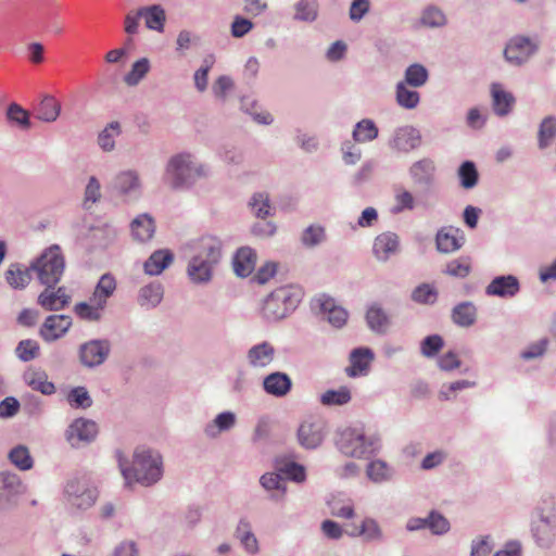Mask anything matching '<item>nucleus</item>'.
<instances>
[{"label":"nucleus","instance_id":"nucleus-1","mask_svg":"<svg viewBox=\"0 0 556 556\" xmlns=\"http://www.w3.org/2000/svg\"><path fill=\"white\" fill-rule=\"evenodd\" d=\"M208 167L190 152L172 155L164 169V181L174 190H189L199 179L207 177Z\"/></svg>","mask_w":556,"mask_h":556},{"label":"nucleus","instance_id":"nucleus-2","mask_svg":"<svg viewBox=\"0 0 556 556\" xmlns=\"http://www.w3.org/2000/svg\"><path fill=\"white\" fill-rule=\"evenodd\" d=\"M116 455L126 484L136 481L143 486H150L163 477V458L155 450L147 447L136 448L131 467L124 465L119 451L116 452Z\"/></svg>","mask_w":556,"mask_h":556},{"label":"nucleus","instance_id":"nucleus-3","mask_svg":"<svg viewBox=\"0 0 556 556\" xmlns=\"http://www.w3.org/2000/svg\"><path fill=\"white\" fill-rule=\"evenodd\" d=\"M530 531L534 543L543 549H549L556 542V498L544 494L533 508Z\"/></svg>","mask_w":556,"mask_h":556},{"label":"nucleus","instance_id":"nucleus-4","mask_svg":"<svg viewBox=\"0 0 556 556\" xmlns=\"http://www.w3.org/2000/svg\"><path fill=\"white\" fill-rule=\"evenodd\" d=\"M116 286V280L112 274H103L98 280L89 300L76 303L73 312L84 321H101L108 306V301L114 294Z\"/></svg>","mask_w":556,"mask_h":556},{"label":"nucleus","instance_id":"nucleus-5","mask_svg":"<svg viewBox=\"0 0 556 556\" xmlns=\"http://www.w3.org/2000/svg\"><path fill=\"white\" fill-rule=\"evenodd\" d=\"M336 446L344 456L366 458L380 450L379 438L367 435L362 428H345L338 433Z\"/></svg>","mask_w":556,"mask_h":556},{"label":"nucleus","instance_id":"nucleus-6","mask_svg":"<svg viewBox=\"0 0 556 556\" xmlns=\"http://www.w3.org/2000/svg\"><path fill=\"white\" fill-rule=\"evenodd\" d=\"M30 269L36 274L38 281L46 287H55L61 280L65 260L61 248L58 244L43 250V252L31 262Z\"/></svg>","mask_w":556,"mask_h":556},{"label":"nucleus","instance_id":"nucleus-7","mask_svg":"<svg viewBox=\"0 0 556 556\" xmlns=\"http://www.w3.org/2000/svg\"><path fill=\"white\" fill-rule=\"evenodd\" d=\"M301 302V291L291 286H283L266 296L262 307L263 317L277 321L291 314Z\"/></svg>","mask_w":556,"mask_h":556},{"label":"nucleus","instance_id":"nucleus-8","mask_svg":"<svg viewBox=\"0 0 556 556\" xmlns=\"http://www.w3.org/2000/svg\"><path fill=\"white\" fill-rule=\"evenodd\" d=\"M63 495L67 508L78 513L91 508L98 500L99 492L88 479L75 477L66 481Z\"/></svg>","mask_w":556,"mask_h":556},{"label":"nucleus","instance_id":"nucleus-9","mask_svg":"<svg viewBox=\"0 0 556 556\" xmlns=\"http://www.w3.org/2000/svg\"><path fill=\"white\" fill-rule=\"evenodd\" d=\"M327 433V422L320 417L309 416L300 422L296 441L304 450H316L324 443Z\"/></svg>","mask_w":556,"mask_h":556},{"label":"nucleus","instance_id":"nucleus-10","mask_svg":"<svg viewBox=\"0 0 556 556\" xmlns=\"http://www.w3.org/2000/svg\"><path fill=\"white\" fill-rule=\"evenodd\" d=\"M111 353V343L108 339H92L84 342L78 348L80 364L93 369L105 363Z\"/></svg>","mask_w":556,"mask_h":556},{"label":"nucleus","instance_id":"nucleus-11","mask_svg":"<svg viewBox=\"0 0 556 556\" xmlns=\"http://www.w3.org/2000/svg\"><path fill=\"white\" fill-rule=\"evenodd\" d=\"M538 50V41L526 36H515L508 41L504 50V56L508 63L520 66L534 55Z\"/></svg>","mask_w":556,"mask_h":556},{"label":"nucleus","instance_id":"nucleus-12","mask_svg":"<svg viewBox=\"0 0 556 556\" xmlns=\"http://www.w3.org/2000/svg\"><path fill=\"white\" fill-rule=\"evenodd\" d=\"M312 308L317 315L327 319L328 323L336 328L343 327L348 321V312L337 305L334 299L326 294L314 298L312 300Z\"/></svg>","mask_w":556,"mask_h":556},{"label":"nucleus","instance_id":"nucleus-13","mask_svg":"<svg viewBox=\"0 0 556 556\" xmlns=\"http://www.w3.org/2000/svg\"><path fill=\"white\" fill-rule=\"evenodd\" d=\"M421 142L420 131L414 126L405 125L394 129L389 140V147L396 152L409 153L418 149Z\"/></svg>","mask_w":556,"mask_h":556},{"label":"nucleus","instance_id":"nucleus-14","mask_svg":"<svg viewBox=\"0 0 556 556\" xmlns=\"http://www.w3.org/2000/svg\"><path fill=\"white\" fill-rule=\"evenodd\" d=\"M188 251L204 261L218 265L223 256V243L217 237L207 235L190 242Z\"/></svg>","mask_w":556,"mask_h":556},{"label":"nucleus","instance_id":"nucleus-15","mask_svg":"<svg viewBox=\"0 0 556 556\" xmlns=\"http://www.w3.org/2000/svg\"><path fill=\"white\" fill-rule=\"evenodd\" d=\"M408 175L417 187L431 189L435 184L437 165L430 157H422L412 163Z\"/></svg>","mask_w":556,"mask_h":556},{"label":"nucleus","instance_id":"nucleus-16","mask_svg":"<svg viewBox=\"0 0 556 556\" xmlns=\"http://www.w3.org/2000/svg\"><path fill=\"white\" fill-rule=\"evenodd\" d=\"M435 249L442 254L457 252L465 244L464 231L453 226H443L435 233Z\"/></svg>","mask_w":556,"mask_h":556},{"label":"nucleus","instance_id":"nucleus-17","mask_svg":"<svg viewBox=\"0 0 556 556\" xmlns=\"http://www.w3.org/2000/svg\"><path fill=\"white\" fill-rule=\"evenodd\" d=\"M114 191L124 201L136 200L141 195V182L136 170H124L117 174L113 181Z\"/></svg>","mask_w":556,"mask_h":556},{"label":"nucleus","instance_id":"nucleus-18","mask_svg":"<svg viewBox=\"0 0 556 556\" xmlns=\"http://www.w3.org/2000/svg\"><path fill=\"white\" fill-rule=\"evenodd\" d=\"M276 358V348L269 341H261L250 346L245 359L252 369H265Z\"/></svg>","mask_w":556,"mask_h":556},{"label":"nucleus","instance_id":"nucleus-19","mask_svg":"<svg viewBox=\"0 0 556 556\" xmlns=\"http://www.w3.org/2000/svg\"><path fill=\"white\" fill-rule=\"evenodd\" d=\"M72 327V318L67 315H49L39 329L45 342H54L66 334Z\"/></svg>","mask_w":556,"mask_h":556},{"label":"nucleus","instance_id":"nucleus-20","mask_svg":"<svg viewBox=\"0 0 556 556\" xmlns=\"http://www.w3.org/2000/svg\"><path fill=\"white\" fill-rule=\"evenodd\" d=\"M520 292L519 279L514 275H502L494 277L485 287L484 293L488 296L511 299Z\"/></svg>","mask_w":556,"mask_h":556},{"label":"nucleus","instance_id":"nucleus-21","mask_svg":"<svg viewBox=\"0 0 556 556\" xmlns=\"http://www.w3.org/2000/svg\"><path fill=\"white\" fill-rule=\"evenodd\" d=\"M98 435V425L87 418H76L66 430V439L72 445L79 442L90 443Z\"/></svg>","mask_w":556,"mask_h":556},{"label":"nucleus","instance_id":"nucleus-22","mask_svg":"<svg viewBox=\"0 0 556 556\" xmlns=\"http://www.w3.org/2000/svg\"><path fill=\"white\" fill-rule=\"evenodd\" d=\"M262 388L266 394L281 399L290 393L292 379L287 372L273 371L263 378Z\"/></svg>","mask_w":556,"mask_h":556},{"label":"nucleus","instance_id":"nucleus-23","mask_svg":"<svg viewBox=\"0 0 556 556\" xmlns=\"http://www.w3.org/2000/svg\"><path fill=\"white\" fill-rule=\"evenodd\" d=\"M375 359V353L369 348H356L350 353V366L345 372L351 378L366 376Z\"/></svg>","mask_w":556,"mask_h":556},{"label":"nucleus","instance_id":"nucleus-24","mask_svg":"<svg viewBox=\"0 0 556 556\" xmlns=\"http://www.w3.org/2000/svg\"><path fill=\"white\" fill-rule=\"evenodd\" d=\"M216 266V264L204 261L200 256L189 253L187 275L193 283L205 285L212 280L213 271Z\"/></svg>","mask_w":556,"mask_h":556},{"label":"nucleus","instance_id":"nucleus-25","mask_svg":"<svg viewBox=\"0 0 556 556\" xmlns=\"http://www.w3.org/2000/svg\"><path fill=\"white\" fill-rule=\"evenodd\" d=\"M71 296L64 287H46L38 295L37 303L46 311H61L70 304Z\"/></svg>","mask_w":556,"mask_h":556},{"label":"nucleus","instance_id":"nucleus-26","mask_svg":"<svg viewBox=\"0 0 556 556\" xmlns=\"http://www.w3.org/2000/svg\"><path fill=\"white\" fill-rule=\"evenodd\" d=\"M400 247V239L395 232L386 231L378 235L372 244V253L380 262H387L395 254Z\"/></svg>","mask_w":556,"mask_h":556},{"label":"nucleus","instance_id":"nucleus-27","mask_svg":"<svg viewBox=\"0 0 556 556\" xmlns=\"http://www.w3.org/2000/svg\"><path fill=\"white\" fill-rule=\"evenodd\" d=\"M24 383L31 390L41 393L42 395H52L55 393L56 388L52 381H49L48 374L40 368H28L23 374Z\"/></svg>","mask_w":556,"mask_h":556},{"label":"nucleus","instance_id":"nucleus-28","mask_svg":"<svg viewBox=\"0 0 556 556\" xmlns=\"http://www.w3.org/2000/svg\"><path fill=\"white\" fill-rule=\"evenodd\" d=\"M451 319L457 327L469 328L477 323L478 308L471 301L459 302L452 308Z\"/></svg>","mask_w":556,"mask_h":556},{"label":"nucleus","instance_id":"nucleus-29","mask_svg":"<svg viewBox=\"0 0 556 556\" xmlns=\"http://www.w3.org/2000/svg\"><path fill=\"white\" fill-rule=\"evenodd\" d=\"M395 469L386 460L380 458L371 459L366 465V477L376 484L388 483L395 477Z\"/></svg>","mask_w":556,"mask_h":556},{"label":"nucleus","instance_id":"nucleus-30","mask_svg":"<svg viewBox=\"0 0 556 556\" xmlns=\"http://www.w3.org/2000/svg\"><path fill=\"white\" fill-rule=\"evenodd\" d=\"M138 16H141V18H143L144 25L148 29L157 33L164 31L166 13L161 4L141 7L140 9H138Z\"/></svg>","mask_w":556,"mask_h":556},{"label":"nucleus","instance_id":"nucleus-31","mask_svg":"<svg viewBox=\"0 0 556 556\" xmlns=\"http://www.w3.org/2000/svg\"><path fill=\"white\" fill-rule=\"evenodd\" d=\"M256 265V253L250 247L238 249L233 256L232 266L237 276L245 278L250 276Z\"/></svg>","mask_w":556,"mask_h":556},{"label":"nucleus","instance_id":"nucleus-32","mask_svg":"<svg viewBox=\"0 0 556 556\" xmlns=\"http://www.w3.org/2000/svg\"><path fill=\"white\" fill-rule=\"evenodd\" d=\"M235 536L239 540L248 554L256 555L260 552L258 541L252 531L251 522L247 518L239 520Z\"/></svg>","mask_w":556,"mask_h":556},{"label":"nucleus","instance_id":"nucleus-33","mask_svg":"<svg viewBox=\"0 0 556 556\" xmlns=\"http://www.w3.org/2000/svg\"><path fill=\"white\" fill-rule=\"evenodd\" d=\"M131 236L136 241L147 242L155 232V224L152 216L148 213L138 215L130 223Z\"/></svg>","mask_w":556,"mask_h":556},{"label":"nucleus","instance_id":"nucleus-34","mask_svg":"<svg viewBox=\"0 0 556 556\" xmlns=\"http://www.w3.org/2000/svg\"><path fill=\"white\" fill-rule=\"evenodd\" d=\"M164 289L160 282H151L140 288L137 302L146 308H155L163 300Z\"/></svg>","mask_w":556,"mask_h":556},{"label":"nucleus","instance_id":"nucleus-35","mask_svg":"<svg viewBox=\"0 0 556 556\" xmlns=\"http://www.w3.org/2000/svg\"><path fill=\"white\" fill-rule=\"evenodd\" d=\"M491 93L494 113L498 116L508 115L515 103V97L513 93L505 91L498 83L492 84Z\"/></svg>","mask_w":556,"mask_h":556},{"label":"nucleus","instance_id":"nucleus-36","mask_svg":"<svg viewBox=\"0 0 556 556\" xmlns=\"http://www.w3.org/2000/svg\"><path fill=\"white\" fill-rule=\"evenodd\" d=\"M349 536L356 538L363 536L365 542H382L384 540V535L381 527L378 521L374 518H365L359 528L354 529L351 532H348Z\"/></svg>","mask_w":556,"mask_h":556},{"label":"nucleus","instance_id":"nucleus-37","mask_svg":"<svg viewBox=\"0 0 556 556\" xmlns=\"http://www.w3.org/2000/svg\"><path fill=\"white\" fill-rule=\"evenodd\" d=\"M366 321L369 329L376 333H384L390 325L388 314L378 303H372L367 308Z\"/></svg>","mask_w":556,"mask_h":556},{"label":"nucleus","instance_id":"nucleus-38","mask_svg":"<svg viewBox=\"0 0 556 556\" xmlns=\"http://www.w3.org/2000/svg\"><path fill=\"white\" fill-rule=\"evenodd\" d=\"M173 253L169 250H157L144 262V273L150 276L160 275L173 262Z\"/></svg>","mask_w":556,"mask_h":556},{"label":"nucleus","instance_id":"nucleus-39","mask_svg":"<svg viewBox=\"0 0 556 556\" xmlns=\"http://www.w3.org/2000/svg\"><path fill=\"white\" fill-rule=\"evenodd\" d=\"M236 421L237 417L235 413L230 410L223 412L205 426L204 433L208 438H216L220 432L232 429L236 425Z\"/></svg>","mask_w":556,"mask_h":556},{"label":"nucleus","instance_id":"nucleus-40","mask_svg":"<svg viewBox=\"0 0 556 556\" xmlns=\"http://www.w3.org/2000/svg\"><path fill=\"white\" fill-rule=\"evenodd\" d=\"M260 483L266 491L273 492L270 494L273 501L279 502L283 500L287 486L280 473L266 472L260 478Z\"/></svg>","mask_w":556,"mask_h":556},{"label":"nucleus","instance_id":"nucleus-41","mask_svg":"<svg viewBox=\"0 0 556 556\" xmlns=\"http://www.w3.org/2000/svg\"><path fill=\"white\" fill-rule=\"evenodd\" d=\"M30 271V266L24 267L18 263H13L5 271V280L13 289H24L31 280Z\"/></svg>","mask_w":556,"mask_h":556},{"label":"nucleus","instance_id":"nucleus-42","mask_svg":"<svg viewBox=\"0 0 556 556\" xmlns=\"http://www.w3.org/2000/svg\"><path fill=\"white\" fill-rule=\"evenodd\" d=\"M379 128L370 118H363L357 122L352 131V138L357 143L371 142L378 138Z\"/></svg>","mask_w":556,"mask_h":556},{"label":"nucleus","instance_id":"nucleus-43","mask_svg":"<svg viewBox=\"0 0 556 556\" xmlns=\"http://www.w3.org/2000/svg\"><path fill=\"white\" fill-rule=\"evenodd\" d=\"M556 137V116L548 115L545 116L541 123L539 124L538 128V148L540 150L547 149L552 142L553 139Z\"/></svg>","mask_w":556,"mask_h":556},{"label":"nucleus","instance_id":"nucleus-44","mask_svg":"<svg viewBox=\"0 0 556 556\" xmlns=\"http://www.w3.org/2000/svg\"><path fill=\"white\" fill-rule=\"evenodd\" d=\"M472 270V260L470 256L463 255L448 261L443 269V274L453 278L464 279Z\"/></svg>","mask_w":556,"mask_h":556},{"label":"nucleus","instance_id":"nucleus-45","mask_svg":"<svg viewBox=\"0 0 556 556\" xmlns=\"http://www.w3.org/2000/svg\"><path fill=\"white\" fill-rule=\"evenodd\" d=\"M319 4L317 0H299L294 4L293 20L296 22L313 23L318 17Z\"/></svg>","mask_w":556,"mask_h":556},{"label":"nucleus","instance_id":"nucleus-46","mask_svg":"<svg viewBox=\"0 0 556 556\" xmlns=\"http://www.w3.org/2000/svg\"><path fill=\"white\" fill-rule=\"evenodd\" d=\"M419 23L427 28H441L447 24V18L439 7L430 4L421 11Z\"/></svg>","mask_w":556,"mask_h":556},{"label":"nucleus","instance_id":"nucleus-47","mask_svg":"<svg viewBox=\"0 0 556 556\" xmlns=\"http://www.w3.org/2000/svg\"><path fill=\"white\" fill-rule=\"evenodd\" d=\"M405 83L399 81L395 87L396 103L406 110H413L418 106L420 102V94L418 91L409 89Z\"/></svg>","mask_w":556,"mask_h":556},{"label":"nucleus","instance_id":"nucleus-48","mask_svg":"<svg viewBox=\"0 0 556 556\" xmlns=\"http://www.w3.org/2000/svg\"><path fill=\"white\" fill-rule=\"evenodd\" d=\"M429 79L428 70L420 63H414L407 66L404 74V80L406 85L419 88L426 85Z\"/></svg>","mask_w":556,"mask_h":556},{"label":"nucleus","instance_id":"nucleus-49","mask_svg":"<svg viewBox=\"0 0 556 556\" xmlns=\"http://www.w3.org/2000/svg\"><path fill=\"white\" fill-rule=\"evenodd\" d=\"M60 103L50 96L45 97L37 106L36 114L40 121L54 122L60 115Z\"/></svg>","mask_w":556,"mask_h":556},{"label":"nucleus","instance_id":"nucleus-50","mask_svg":"<svg viewBox=\"0 0 556 556\" xmlns=\"http://www.w3.org/2000/svg\"><path fill=\"white\" fill-rule=\"evenodd\" d=\"M121 134H122L121 124L115 121L111 122L98 136L99 147L105 152L113 151L115 148V139Z\"/></svg>","mask_w":556,"mask_h":556},{"label":"nucleus","instance_id":"nucleus-51","mask_svg":"<svg viewBox=\"0 0 556 556\" xmlns=\"http://www.w3.org/2000/svg\"><path fill=\"white\" fill-rule=\"evenodd\" d=\"M438 295V290L433 285L420 283L412 291L410 299L417 304L433 305Z\"/></svg>","mask_w":556,"mask_h":556},{"label":"nucleus","instance_id":"nucleus-52","mask_svg":"<svg viewBox=\"0 0 556 556\" xmlns=\"http://www.w3.org/2000/svg\"><path fill=\"white\" fill-rule=\"evenodd\" d=\"M66 401L71 407L76 409H87L93 403L87 388L83 386L72 388L66 395Z\"/></svg>","mask_w":556,"mask_h":556},{"label":"nucleus","instance_id":"nucleus-53","mask_svg":"<svg viewBox=\"0 0 556 556\" xmlns=\"http://www.w3.org/2000/svg\"><path fill=\"white\" fill-rule=\"evenodd\" d=\"M352 399L348 387H341L338 390H327L320 395V403L325 406H341L348 404Z\"/></svg>","mask_w":556,"mask_h":556},{"label":"nucleus","instance_id":"nucleus-54","mask_svg":"<svg viewBox=\"0 0 556 556\" xmlns=\"http://www.w3.org/2000/svg\"><path fill=\"white\" fill-rule=\"evenodd\" d=\"M460 186L464 189H472L477 186L479 174L473 162L465 161L458 168L457 172Z\"/></svg>","mask_w":556,"mask_h":556},{"label":"nucleus","instance_id":"nucleus-55","mask_svg":"<svg viewBox=\"0 0 556 556\" xmlns=\"http://www.w3.org/2000/svg\"><path fill=\"white\" fill-rule=\"evenodd\" d=\"M326 240V231L321 225H309L301 235V242L306 248H315Z\"/></svg>","mask_w":556,"mask_h":556},{"label":"nucleus","instance_id":"nucleus-56","mask_svg":"<svg viewBox=\"0 0 556 556\" xmlns=\"http://www.w3.org/2000/svg\"><path fill=\"white\" fill-rule=\"evenodd\" d=\"M40 345L36 340L25 339L17 343L15 348L16 357L24 362H30L39 356Z\"/></svg>","mask_w":556,"mask_h":556},{"label":"nucleus","instance_id":"nucleus-57","mask_svg":"<svg viewBox=\"0 0 556 556\" xmlns=\"http://www.w3.org/2000/svg\"><path fill=\"white\" fill-rule=\"evenodd\" d=\"M427 529L433 535H443L450 531L451 525L441 513L431 510L427 516Z\"/></svg>","mask_w":556,"mask_h":556},{"label":"nucleus","instance_id":"nucleus-58","mask_svg":"<svg viewBox=\"0 0 556 556\" xmlns=\"http://www.w3.org/2000/svg\"><path fill=\"white\" fill-rule=\"evenodd\" d=\"M9 459L21 470H28L33 467V458L28 448L24 445L13 447L9 453Z\"/></svg>","mask_w":556,"mask_h":556},{"label":"nucleus","instance_id":"nucleus-59","mask_svg":"<svg viewBox=\"0 0 556 556\" xmlns=\"http://www.w3.org/2000/svg\"><path fill=\"white\" fill-rule=\"evenodd\" d=\"M23 484L20 477L11 472L0 473V490L7 496L16 495L23 492Z\"/></svg>","mask_w":556,"mask_h":556},{"label":"nucleus","instance_id":"nucleus-60","mask_svg":"<svg viewBox=\"0 0 556 556\" xmlns=\"http://www.w3.org/2000/svg\"><path fill=\"white\" fill-rule=\"evenodd\" d=\"M101 199V184L99 179L91 176L85 188L83 206L85 210H90Z\"/></svg>","mask_w":556,"mask_h":556},{"label":"nucleus","instance_id":"nucleus-61","mask_svg":"<svg viewBox=\"0 0 556 556\" xmlns=\"http://www.w3.org/2000/svg\"><path fill=\"white\" fill-rule=\"evenodd\" d=\"M150 70V62L147 58L136 61L131 70L125 75L124 80L128 86H136Z\"/></svg>","mask_w":556,"mask_h":556},{"label":"nucleus","instance_id":"nucleus-62","mask_svg":"<svg viewBox=\"0 0 556 556\" xmlns=\"http://www.w3.org/2000/svg\"><path fill=\"white\" fill-rule=\"evenodd\" d=\"M249 204L254 215L258 218H265L271 215L269 197L265 192L255 193Z\"/></svg>","mask_w":556,"mask_h":556},{"label":"nucleus","instance_id":"nucleus-63","mask_svg":"<svg viewBox=\"0 0 556 556\" xmlns=\"http://www.w3.org/2000/svg\"><path fill=\"white\" fill-rule=\"evenodd\" d=\"M7 116L11 123L17 125L22 129H28L30 127L28 112L16 103H12L9 105Z\"/></svg>","mask_w":556,"mask_h":556},{"label":"nucleus","instance_id":"nucleus-64","mask_svg":"<svg viewBox=\"0 0 556 556\" xmlns=\"http://www.w3.org/2000/svg\"><path fill=\"white\" fill-rule=\"evenodd\" d=\"M444 346V340L440 334H431L426 337L420 343V352L426 357L435 356Z\"/></svg>","mask_w":556,"mask_h":556}]
</instances>
